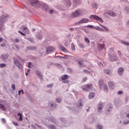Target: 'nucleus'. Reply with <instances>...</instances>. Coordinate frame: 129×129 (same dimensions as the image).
<instances>
[{"label":"nucleus","mask_w":129,"mask_h":129,"mask_svg":"<svg viewBox=\"0 0 129 129\" xmlns=\"http://www.w3.org/2000/svg\"><path fill=\"white\" fill-rule=\"evenodd\" d=\"M92 89V84H87L82 87V89L85 91H89Z\"/></svg>","instance_id":"obj_1"},{"label":"nucleus","mask_w":129,"mask_h":129,"mask_svg":"<svg viewBox=\"0 0 129 129\" xmlns=\"http://www.w3.org/2000/svg\"><path fill=\"white\" fill-rule=\"evenodd\" d=\"M91 20H96V21H100L101 23H103V20L101 19V18L96 15H91L89 17Z\"/></svg>","instance_id":"obj_2"},{"label":"nucleus","mask_w":129,"mask_h":129,"mask_svg":"<svg viewBox=\"0 0 129 129\" xmlns=\"http://www.w3.org/2000/svg\"><path fill=\"white\" fill-rule=\"evenodd\" d=\"M81 11L78 10L77 11H75L74 13L72 14L71 15V18H75L76 17H78L79 16H80L81 15Z\"/></svg>","instance_id":"obj_3"},{"label":"nucleus","mask_w":129,"mask_h":129,"mask_svg":"<svg viewBox=\"0 0 129 129\" xmlns=\"http://www.w3.org/2000/svg\"><path fill=\"white\" fill-rule=\"evenodd\" d=\"M86 23H88V19H82V20H81L79 22H77L75 25L76 26H78V25L80 24H85Z\"/></svg>","instance_id":"obj_4"},{"label":"nucleus","mask_w":129,"mask_h":129,"mask_svg":"<svg viewBox=\"0 0 129 129\" xmlns=\"http://www.w3.org/2000/svg\"><path fill=\"white\" fill-rule=\"evenodd\" d=\"M14 61L15 65H16L18 68L20 69H23V65H22L20 62L17 60V59L14 58Z\"/></svg>","instance_id":"obj_5"},{"label":"nucleus","mask_w":129,"mask_h":129,"mask_svg":"<svg viewBox=\"0 0 129 129\" xmlns=\"http://www.w3.org/2000/svg\"><path fill=\"white\" fill-rule=\"evenodd\" d=\"M54 51H55V48L52 47H49L46 48V53H47V54H50L52 53V52H54Z\"/></svg>","instance_id":"obj_6"},{"label":"nucleus","mask_w":129,"mask_h":129,"mask_svg":"<svg viewBox=\"0 0 129 129\" xmlns=\"http://www.w3.org/2000/svg\"><path fill=\"white\" fill-rule=\"evenodd\" d=\"M22 31H24V33H25L26 34H29L30 33V31L29 30V29H28V28H27L25 26H22Z\"/></svg>","instance_id":"obj_7"},{"label":"nucleus","mask_w":129,"mask_h":129,"mask_svg":"<svg viewBox=\"0 0 129 129\" xmlns=\"http://www.w3.org/2000/svg\"><path fill=\"white\" fill-rule=\"evenodd\" d=\"M108 85L110 89H113L114 88V84L112 82H109Z\"/></svg>","instance_id":"obj_8"},{"label":"nucleus","mask_w":129,"mask_h":129,"mask_svg":"<svg viewBox=\"0 0 129 129\" xmlns=\"http://www.w3.org/2000/svg\"><path fill=\"white\" fill-rule=\"evenodd\" d=\"M123 71H124L123 68H119L117 71L118 74H119V75H122V73H123Z\"/></svg>","instance_id":"obj_9"},{"label":"nucleus","mask_w":129,"mask_h":129,"mask_svg":"<svg viewBox=\"0 0 129 129\" xmlns=\"http://www.w3.org/2000/svg\"><path fill=\"white\" fill-rule=\"evenodd\" d=\"M33 5H36L37 6L40 7L41 6V3L37 0H33Z\"/></svg>","instance_id":"obj_10"},{"label":"nucleus","mask_w":129,"mask_h":129,"mask_svg":"<svg viewBox=\"0 0 129 129\" xmlns=\"http://www.w3.org/2000/svg\"><path fill=\"white\" fill-rule=\"evenodd\" d=\"M98 84H99V86L100 87V89H102V86L103 85V80H99Z\"/></svg>","instance_id":"obj_11"},{"label":"nucleus","mask_w":129,"mask_h":129,"mask_svg":"<svg viewBox=\"0 0 129 129\" xmlns=\"http://www.w3.org/2000/svg\"><path fill=\"white\" fill-rule=\"evenodd\" d=\"M36 74H37V75L38 76L39 78H40V79H42L43 76H42V74L40 72V71H36Z\"/></svg>","instance_id":"obj_12"},{"label":"nucleus","mask_w":129,"mask_h":129,"mask_svg":"<svg viewBox=\"0 0 129 129\" xmlns=\"http://www.w3.org/2000/svg\"><path fill=\"white\" fill-rule=\"evenodd\" d=\"M94 96H95V94L93 92H91L89 95V99H91L92 98H93Z\"/></svg>","instance_id":"obj_13"},{"label":"nucleus","mask_w":129,"mask_h":129,"mask_svg":"<svg viewBox=\"0 0 129 129\" xmlns=\"http://www.w3.org/2000/svg\"><path fill=\"white\" fill-rule=\"evenodd\" d=\"M103 107L102 104H99L98 105V112H101V109Z\"/></svg>","instance_id":"obj_14"},{"label":"nucleus","mask_w":129,"mask_h":129,"mask_svg":"<svg viewBox=\"0 0 129 129\" xmlns=\"http://www.w3.org/2000/svg\"><path fill=\"white\" fill-rule=\"evenodd\" d=\"M68 78H69V76L67 75H64L62 76L61 80H63V81L66 80L68 79Z\"/></svg>","instance_id":"obj_15"},{"label":"nucleus","mask_w":129,"mask_h":129,"mask_svg":"<svg viewBox=\"0 0 129 129\" xmlns=\"http://www.w3.org/2000/svg\"><path fill=\"white\" fill-rule=\"evenodd\" d=\"M0 108H1V109L4 111L7 110V108L6 107V106H5V105L2 104H0Z\"/></svg>","instance_id":"obj_16"},{"label":"nucleus","mask_w":129,"mask_h":129,"mask_svg":"<svg viewBox=\"0 0 129 129\" xmlns=\"http://www.w3.org/2000/svg\"><path fill=\"white\" fill-rule=\"evenodd\" d=\"M104 73H105V74H107L108 75H109L111 73V72H110V70L108 69L104 70Z\"/></svg>","instance_id":"obj_17"},{"label":"nucleus","mask_w":129,"mask_h":129,"mask_svg":"<svg viewBox=\"0 0 129 129\" xmlns=\"http://www.w3.org/2000/svg\"><path fill=\"white\" fill-rule=\"evenodd\" d=\"M9 56V54H6L5 55H2L1 56V59H2V60H6V59H7L8 58V57Z\"/></svg>","instance_id":"obj_18"},{"label":"nucleus","mask_w":129,"mask_h":129,"mask_svg":"<svg viewBox=\"0 0 129 129\" xmlns=\"http://www.w3.org/2000/svg\"><path fill=\"white\" fill-rule=\"evenodd\" d=\"M108 14H109V15L111 16V17H115L116 16L115 13L113 12H110Z\"/></svg>","instance_id":"obj_19"},{"label":"nucleus","mask_w":129,"mask_h":129,"mask_svg":"<svg viewBox=\"0 0 129 129\" xmlns=\"http://www.w3.org/2000/svg\"><path fill=\"white\" fill-rule=\"evenodd\" d=\"M98 49H104V44H98Z\"/></svg>","instance_id":"obj_20"},{"label":"nucleus","mask_w":129,"mask_h":129,"mask_svg":"<svg viewBox=\"0 0 129 129\" xmlns=\"http://www.w3.org/2000/svg\"><path fill=\"white\" fill-rule=\"evenodd\" d=\"M95 30H97V31H101L104 32V30H103V29L101 28H99V27H96L95 28Z\"/></svg>","instance_id":"obj_21"},{"label":"nucleus","mask_w":129,"mask_h":129,"mask_svg":"<svg viewBox=\"0 0 129 129\" xmlns=\"http://www.w3.org/2000/svg\"><path fill=\"white\" fill-rule=\"evenodd\" d=\"M121 43L123 45H125L126 46H129V42H127L122 41H121Z\"/></svg>","instance_id":"obj_22"},{"label":"nucleus","mask_w":129,"mask_h":129,"mask_svg":"<svg viewBox=\"0 0 129 129\" xmlns=\"http://www.w3.org/2000/svg\"><path fill=\"white\" fill-rule=\"evenodd\" d=\"M18 115L20 116L19 120H20V121H22V120L23 119V117L22 116V114L20 113H18Z\"/></svg>","instance_id":"obj_23"},{"label":"nucleus","mask_w":129,"mask_h":129,"mask_svg":"<svg viewBox=\"0 0 129 129\" xmlns=\"http://www.w3.org/2000/svg\"><path fill=\"white\" fill-rule=\"evenodd\" d=\"M103 89L104 91L107 92L108 91V88L107 87V86H104Z\"/></svg>","instance_id":"obj_24"},{"label":"nucleus","mask_w":129,"mask_h":129,"mask_svg":"<svg viewBox=\"0 0 129 129\" xmlns=\"http://www.w3.org/2000/svg\"><path fill=\"white\" fill-rule=\"evenodd\" d=\"M85 41L87 44H89L90 43V41H89V39L88 38H85Z\"/></svg>","instance_id":"obj_25"},{"label":"nucleus","mask_w":129,"mask_h":129,"mask_svg":"<svg viewBox=\"0 0 129 129\" xmlns=\"http://www.w3.org/2000/svg\"><path fill=\"white\" fill-rule=\"evenodd\" d=\"M71 46L72 50H73V51H75V45L74 43H72Z\"/></svg>","instance_id":"obj_26"},{"label":"nucleus","mask_w":129,"mask_h":129,"mask_svg":"<svg viewBox=\"0 0 129 129\" xmlns=\"http://www.w3.org/2000/svg\"><path fill=\"white\" fill-rule=\"evenodd\" d=\"M100 26H101V27H102V28H103V29H104L105 30V31H108V28H107V27L104 26H103L101 24H100Z\"/></svg>","instance_id":"obj_27"},{"label":"nucleus","mask_w":129,"mask_h":129,"mask_svg":"<svg viewBox=\"0 0 129 129\" xmlns=\"http://www.w3.org/2000/svg\"><path fill=\"white\" fill-rule=\"evenodd\" d=\"M6 66H7V64H6V63H1V64H0L1 68H4V67H6Z\"/></svg>","instance_id":"obj_28"},{"label":"nucleus","mask_w":129,"mask_h":129,"mask_svg":"<svg viewBox=\"0 0 129 129\" xmlns=\"http://www.w3.org/2000/svg\"><path fill=\"white\" fill-rule=\"evenodd\" d=\"M66 3H68V4L69 5V7H70V6H71V2L69 0H66Z\"/></svg>","instance_id":"obj_29"},{"label":"nucleus","mask_w":129,"mask_h":129,"mask_svg":"<svg viewBox=\"0 0 129 129\" xmlns=\"http://www.w3.org/2000/svg\"><path fill=\"white\" fill-rule=\"evenodd\" d=\"M49 127L50 129H56V127L54 125H49Z\"/></svg>","instance_id":"obj_30"},{"label":"nucleus","mask_w":129,"mask_h":129,"mask_svg":"<svg viewBox=\"0 0 129 129\" xmlns=\"http://www.w3.org/2000/svg\"><path fill=\"white\" fill-rule=\"evenodd\" d=\"M29 5H30L31 6H33V0H29L28 1Z\"/></svg>","instance_id":"obj_31"},{"label":"nucleus","mask_w":129,"mask_h":129,"mask_svg":"<svg viewBox=\"0 0 129 129\" xmlns=\"http://www.w3.org/2000/svg\"><path fill=\"white\" fill-rule=\"evenodd\" d=\"M47 87H48V88H52V87H53V84H50L47 85Z\"/></svg>","instance_id":"obj_32"},{"label":"nucleus","mask_w":129,"mask_h":129,"mask_svg":"<svg viewBox=\"0 0 129 129\" xmlns=\"http://www.w3.org/2000/svg\"><path fill=\"white\" fill-rule=\"evenodd\" d=\"M18 33H19V34H20V35H22V36H26V34L24 33H23L22 31H18Z\"/></svg>","instance_id":"obj_33"},{"label":"nucleus","mask_w":129,"mask_h":129,"mask_svg":"<svg viewBox=\"0 0 129 129\" xmlns=\"http://www.w3.org/2000/svg\"><path fill=\"white\" fill-rule=\"evenodd\" d=\"M12 88L13 90H16V86L14 84L12 85Z\"/></svg>","instance_id":"obj_34"},{"label":"nucleus","mask_w":129,"mask_h":129,"mask_svg":"<svg viewBox=\"0 0 129 129\" xmlns=\"http://www.w3.org/2000/svg\"><path fill=\"white\" fill-rule=\"evenodd\" d=\"M61 50L63 52H67V49H66V48H65L64 47H62Z\"/></svg>","instance_id":"obj_35"},{"label":"nucleus","mask_w":129,"mask_h":129,"mask_svg":"<svg viewBox=\"0 0 129 129\" xmlns=\"http://www.w3.org/2000/svg\"><path fill=\"white\" fill-rule=\"evenodd\" d=\"M13 123L16 126H18V125H19V124H18V122H17L13 121Z\"/></svg>","instance_id":"obj_36"},{"label":"nucleus","mask_w":129,"mask_h":129,"mask_svg":"<svg viewBox=\"0 0 129 129\" xmlns=\"http://www.w3.org/2000/svg\"><path fill=\"white\" fill-rule=\"evenodd\" d=\"M97 129H102V126L99 125L97 126Z\"/></svg>","instance_id":"obj_37"},{"label":"nucleus","mask_w":129,"mask_h":129,"mask_svg":"<svg viewBox=\"0 0 129 129\" xmlns=\"http://www.w3.org/2000/svg\"><path fill=\"white\" fill-rule=\"evenodd\" d=\"M87 80V78H84L83 79L82 82H85Z\"/></svg>","instance_id":"obj_38"},{"label":"nucleus","mask_w":129,"mask_h":129,"mask_svg":"<svg viewBox=\"0 0 129 129\" xmlns=\"http://www.w3.org/2000/svg\"><path fill=\"white\" fill-rule=\"evenodd\" d=\"M31 65H32V63H31V62H29L28 63V68H31Z\"/></svg>","instance_id":"obj_39"},{"label":"nucleus","mask_w":129,"mask_h":129,"mask_svg":"<svg viewBox=\"0 0 129 129\" xmlns=\"http://www.w3.org/2000/svg\"><path fill=\"white\" fill-rule=\"evenodd\" d=\"M61 99H60V98H59V99H56V101L57 102H61Z\"/></svg>","instance_id":"obj_40"},{"label":"nucleus","mask_w":129,"mask_h":129,"mask_svg":"<svg viewBox=\"0 0 129 129\" xmlns=\"http://www.w3.org/2000/svg\"><path fill=\"white\" fill-rule=\"evenodd\" d=\"M122 93H123V92L121 91H119L118 92V94L119 95L122 94Z\"/></svg>","instance_id":"obj_41"},{"label":"nucleus","mask_w":129,"mask_h":129,"mask_svg":"<svg viewBox=\"0 0 129 129\" xmlns=\"http://www.w3.org/2000/svg\"><path fill=\"white\" fill-rule=\"evenodd\" d=\"M78 1H76V0H74L73 3L74 4H75L76 5H77V4H78Z\"/></svg>","instance_id":"obj_42"},{"label":"nucleus","mask_w":129,"mask_h":129,"mask_svg":"<svg viewBox=\"0 0 129 129\" xmlns=\"http://www.w3.org/2000/svg\"><path fill=\"white\" fill-rule=\"evenodd\" d=\"M108 107H109V108L111 109V107H112V105L110 104L109 105L107 106V108H108Z\"/></svg>","instance_id":"obj_43"},{"label":"nucleus","mask_w":129,"mask_h":129,"mask_svg":"<svg viewBox=\"0 0 129 129\" xmlns=\"http://www.w3.org/2000/svg\"><path fill=\"white\" fill-rule=\"evenodd\" d=\"M79 64L82 66V67H84V66H83V63L80 61H79Z\"/></svg>","instance_id":"obj_44"},{"label":"nucleus","mask_w":129,"mask_h":129,"mask_svg":"<svg viewBox=\"0 0 129 129\" xmlns=\"http://www.w3.org/2000/svg\"><path fill=\"white\" fill-rule=\"evenodd\" d=\"M117 58L116 57H115V58L112 59L111 58L112 61H116Z\"/></svg>","instance_id":"obj_45"},{"label":"nucleus","mask_w":129,"mask_h":129,"mask_svg":"<svg viewBox=\"0 0 129 129\" xmlns=\"http://www.w3.org/2000/svg\"><path fill=\"white\" fill-rule=\"evenodd\" d=\"M53 11L52 10H50L49 11V14H50L51 15H52V14H53Z\"/></svg>","instance_id":"obj_46"},{"label":"nucleus","mask_w":129,"mask_h":129,"mask_svg":"<svg viewBox=\"0 0 129 129\" xmlns=\"http://www.w3.org/2000/svg\"><path fill=\"white\" fill-rule=\"evenodd\" d=\"M118 54H119V56H121V52H120V51L118 50L117 51Z\"/></svg>","instance_id":"obj_47"},{"label":"nucleus","mask_w":129,"mask_h":129,"mask_svg":"<svg viewBox=\"0 0 129 129\" xmlns=\"http://www.w3.org/2000/svg\"><path fill=\"white\" fill-rule=\"evenodd\" d=\"M123 123H124V124H128V123H129V121H128L127 122L124 121V122H123Z\"/></svg>","instance_id":"obj_48"},{"label":"nucleus","mask_w":129,"mask_h":129,"mask_svg":"<svg viewBox=\"0 0 129 129\" xmlns=\"http://www.w3.org/2000/svg\"><path fill=\"white\" fill-rule=\"evenodd\" d=\"M80 46L81 47V48H84V45H83V44H80Z\"/></svg>","instance_id":"obj_49"},{"label":"nucleus","mask_w":129,"mask_h":129,"mask_svg":"<svg viewBox=\"0 0 129 129\" xmlns=\"http://www.w3.org/2000/svg\"><path fill=\"white\" fill-rule=\"evenodd\" d=\"M84 72H85V73H89V72L87 70H84Z\"/></svg>","instance_id":"obj_50"},{"label":"nucleus","mask_w":129,"mask_h":129,"mask_svg":"<svg viewBox=\"0 0 129 129\" xmlns=\"http://www.w3.org/2000/svg\"><path fill=\"white\" fill-rule=\"evenodd\" d=\"M88 28H93V26L92 25H88Z\"/></svg>","instance_id":"obj_51"},{"label":"nucleus","mask_w":129,"mask_h":129,"mask_svg":"<svg viewBox=\"0 0 129 129\" xmlns=\"http://www.w3.org/2000/svg\"><path fill=\"white\" fill-rule=\"evenodd\" d=\"M1 47H4L5 46H6V44H1Z\"/></svg>","instance_id":"obj_52"},{"label":"nucleus","mask_w":129,"mask_h":129,"mask_svg":"<svg viewBox=\"0 0 129 129\" xmlns=\"http://www.w3.org/2000/svg\"><path fill=\"white\" fill-rule=\"evenodd\" d=\"M2 121H4V122H6V119L2 118Z\"/></svg>","instance_id":"obj_53"},{"label":"nucleus","mask_w":129,"mask_h":129,"mask_svg":"<svg viewBox=\"0 0 129 129\" xmlns=\"http://www.w3.org/2000/svg\"><path fill=\"white\" fill-rule=\"evenodd\" d=\"M21 91H18V94H19V95H21Z\"/></svg>","instance_id":"obj_54"},{"label":"nucleus","mask_w":129,"mask_h":129,"mask_svg":"<svg viewBox=\"0 0 129 129\" xmlns=\"http://www.w3.org/2000/svg\"><path fill=\"white\" fill-rule=\"evenodd\" d=\"M16 43H19V42H20V41L19 40V39H16Z\"/></svg>","instance_id":"obj_55"},{"label":"nucleus","mask_w":129,"mask_h":129,"mask_svg":"<svg viewBox=\"0 0 129 129\" xmlns=\"http://www.w3.org/2000/svg\"><path fill=\"white\" fill-rule=\"evenodd\" d=\"M21 91L22 94H24V90H23V89H22L21 90Z\"/></svg>","instance_id":"obj_56"},{"label":"nucleus","mask_w":129,"mask_h":129,"mask_svg":"<svg viewBox=\"0 0 129 129\" xmlns=\"http://www.w3.org/2000/svg\"><path fill=\"white\" fill-rule=\"evenodd\" d=\"M70 30L71 31H74V28H70Z\"/></svg>","instance_id":"obj_57"},{"label":"nucleus","mask_w":129,"mask_h":129,"mask_svg":"<svg viewBox=\"0 0 129 129\" xmlns=\"http://www.w3.org/2000/svg\"><path fill=\"white\" fill-rule=\"evenodd\" d=\"M64 83H69V81H67L66 82H64Z\"/></svg>","instance_id":"obj_58"},{"label":"nucleus","mask_w":129,"mask_h":129,"mask_svg":"<svg viewBox=\"0 0 129 129\" xmlns=\"http://www.w3.org/2000/svg\"><path fill=\"white\" fill-rule=\"evenodd\" d=\"M3 38H0V43H1V42H2V41H3Z\"/></svg>","instance_id":"obj_59"},{"label":"nucleus","mask_w":129,"mask_h":129,"mask_svg":"<svg viewBox=\"0 0 129 129\" xmlns=\"http://www.w3.org/2000/svg\"><path fill=\"white\" fill-rule=\"evenodd\" d=\"M126 116L127 117H129V114H127Z\"/></svg>","instance_id":"obj_60"},{"label":"nucleus","mask_w":129,"mask_h":129,"mask_svg":"<svg viewBox=\"0 0 129 129\" xmlns=\"http://www.w3.org/2000/svg\"><path fill=\"white\" fill-rule=\"evenodd\" d=\"M27 72H28V73L30 72V69H28Z\"/></svg>","instance_id":"obj_61"},{"label":"nucleus","mask_w":129,"mask_h":129,"mask_svg":"<svg viewBox=\"0 0 129 129\" xmlns=\"http://www.w3.org/2000/svg\"><path fill=\"white\" fill-rule=\"evenodd\" d=\"M25 74H26V76H28V73H26Z\"/></svg>","instance_id":"obj_62"},{"label":"nucleus","mask_w":129,"mask_h":129,"mask_svg":"<svg viewBox=\"0 0 129 129\" xmlns=\"http://www.w3.org/2000/svg\"><path fill=\"white\" fill-rule=\"evenodd\" d=\"M79 106H82V104H81V103H80Z\"/></svg>","instance_id":"obj_63"},{"label":"nucleus","mask_w":129,"mask_h":129,"mask_svg":"<svg viewBox=\"0 0 129 129\" xmlns=\"http://www.w3.org/2000/svg\"><path fill=\"white\" fill-rule=\"evenodd\" d=\"M127 25H129V21L127 22Z\"/></svg>","instance_id":"obj_64"}]
</instances>
